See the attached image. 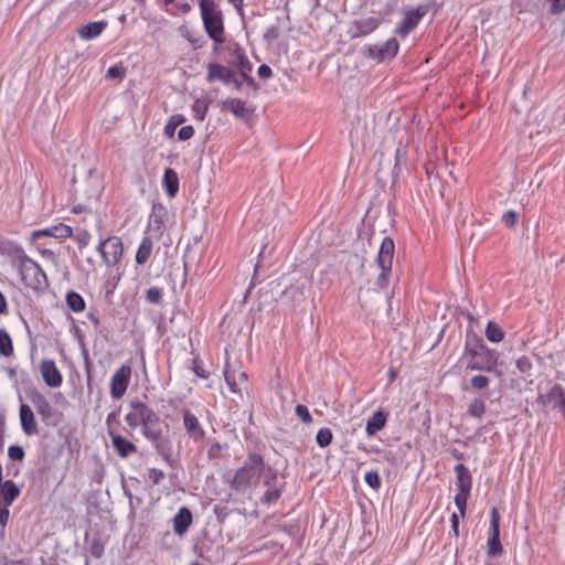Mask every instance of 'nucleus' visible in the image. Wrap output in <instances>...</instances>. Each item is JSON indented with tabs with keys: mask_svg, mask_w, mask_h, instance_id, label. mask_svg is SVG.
Wrapping results in <instances>:
<instances>
[{
	"mask_svg": "<svg viewBox=\"0 0 565 565\" xmlns=\"http://www.w3.org/2000/svg\"><path fill=\"white\" fill-rule=\"evenodd\" d=\"M77 241H78V245H79V247H85V246H87V245H88V243H89V234H88V233H86V232H85V233H83V234H81V235L78 236Z\"/></svg>",
	"mask_w": 565,
	"mask_h": 565,
	"instance_id": "nucleus-54",
	"label": "nucleus"
},
{
	"mask_svg": "<svg viewBox=\"0 0 565 565\" xmlns=\"http://www.w3.org/2000/svg\"><path fill=\"white\" fill-rule=\"evenodd\" d=\"M131 379V367L128 365H121L115 371L110 379V396L114 399L121 398L129 386Z\"/></svg>",
	"mask_w": 565,
	"mask_h": 565,
	"instance_id": "nucleus-9",
	"label": "nucleus"
},
{
	"mask_svg": "<svg viewBox=\"0 0 565 565\" xmlns=\"http://www.w3.org/2000/svg\"><path fill=\"white\" fill-rule=\"evenodd\" d=\"M394 253V241L388 236L384 237L376 257V264L381 269L377 278V285L380 288H385L388 285V277L392 270Z\"/></svg>",
	"mask_w": 565,
	"mask_h": 565,
	"instance_id": "nucleus-7",
	"label": "nucleus"
},
{
	"mask_svg": "<svg viewBox=\"0 0 565 565\" xmlns=\"http://www.w3.org/2000/svg\"><path fill=\"white\" fill-rule=\"evenodd\" d=\"M455 472L458 491L470 492L472 480L469 470L462 463H458L455 466Z\"/></svg>",
	"mask_w": 565,
	"mask_h": 565,
	"instance_id": "nucleus-25",
	"label": "nucleus"
},
{
	"mask_svg": "<svg viewBox=\"0 0 565 565\" xmlns=\"http://www.w3.org/2000/svg\"><path fill=\"white\" fill-rule=\"evenodd\" d=\"M183 118L182 117H178V118H172L169 122H167V125L164 126V134L167 136H173L174 135V131L177 129V127L179 125H181L183 122Z\"/></svg>",
	"mask_w": 565,
	"mask_h": 565,
	"instance_id": "nucleus-44",
	"label": "nucleus"
},
{
	"mask_svg": "<svg viewBox=\"0 0 565 565\" xmlns=\"http://www.w3.org/2000/svg\"><path fill=\"white\" fill-rule=\"evenodd\" d=\"M0 565H25V564L21 561H12V559H8V558H3L2 561H0Z\"/></svg>",
	"mask_w": 565,
	"mask_h": 565,
	"instance_id": "nucleus-56",
	"label": "nucleus"
},
{
	"mask_svg": "<svg viewBox=\"0 0 565 565\" xmlns=\"http://www.w3.org/2000/svg\"><path fill=\"white\" fill-rule=\"evenodd\" d=\"M222 110L230 111L241 119H248L253 111V109L247 106V103L239 98H227L222 102Z\"/></svg>",
	"mask_w": 565,
	"mask_h": 565,
	"instance_id": "nucleus-18",
	"label": "nucleus"
},
{
	"mask_svg": "<svg viewBox=\"0 0 565 565\" xmlns=\"http://www.w3.org/2000/svg\"><path fill=\"white\" fill-rule=\"evenodd\" d=\"M266 473H271L264 458L256 452L248 455L244 465L235 472L232 481V487L237 491H246L252 487H256L259 480Z\"/></svg>",
	"mask_w": 565,
	"mask_h": 565,
	"instance_id": "nucleus-3",
	"label": "nucleus"
},
{
	"mask_svg": "<svg viewBox=\"0 0 565 565\" xmlns=\"http://www.w3.org/2000/svg\"><path fill=\"white\" fill-rule=\"evenodd\" d=\"M146 299L150 303H159L162 300V289L160 287H150L147 290Z\"/></svg>",
	"mask_w": 565,
	"mask_h": 565,
	"instance_id": "nucleus-37",
	"label": "nucleus"
},
{
	"mask_svg": "<svg viewBox=\"0 0 565 565\" xmlns=\"http://www.w3.org/2000/svg\"><path fill=\"white\" fill-rule=\"evenodd\" d=\"M4 483L2 481V465L0 463V484Z\"/></svg>",
	"mask_w": 565,
	"mask_h": 565,
	"instance_id": "nucleus-64",
	"label": "nucleus"
},
{
	"mask_svg": "<svg viewBox=\"0 0 565 565\" xmlns=\"http://www.w3.org/2000/svg\"><path fill=\"white\" fill-rule=\"evenodd\" d=\"M470 492H466V491H458L455 495V504L456 507L458 508L461 516L465 515V512H466V505H467V499H468V495H469Z\"/></svg>",
	"mask_w": 565,
	"mask_h": 565,
	"instance_id": "nucleus-36",
	"label": "nucleus"
},
{
	"mask_svg": "<svg viewBox=\"0 0 565 565\" xmlns=\"http://www.w3.org/2000/svg\"><path fill=\"white\" fill-rule=\"evenodd\" d=\"M500 513L497 508H492L490 512L491 534L487 541V553L491 557L500 556L503 553V546L500 541Z\"/></svg>",
	"mask_w": 565,
	"mask_h": 565,
	"instance_id": "nucleus-8",
	"label": "nucleus"
},
{
	"mask_svg": "<svg viewBox=\"0 0 565 565\" xmlns=\"http://www.w3.org/2000/svg\"><path fill=\"white\" fill-rule=\"evenodd\" d=\"M11 264L28 287L35 290L47 287L49 281L45 273L24 250L18 249L17 255L11 259Z\"/></svg>",
	"mask_w": 565,
	"mask_h": 565,
	"instance_id": "nucleus-4",
	"label": "nucleus"
},
{
	"mask_svg": "<svg viewBox=\"0 0 565 565\" xmlns=\"http://www.w3.org/2000/svg\"><path fill=\"white\" fill-rule=\"evenodd\" d=\"M281 494V491L279 489H269L267 490L263 495V502L265 503H274L276 502Z\"/></svg>",
	"mask_w": 565,
	"mask_h": 565,
	"instance_id": "nucleus-46",
	"label": "nucleus"
},
{
	"mask_svg": "<svg viewBox=\"0 0 565 565\" xmlns=\"http://www.w3.org/2000/svg\"><path fill=\"white\" fill-rule=\"evenodd\" d=\"M332 439L333 435L329 428H321L316 435V441L322 448L329 446L332 443Z\"/></svg>",
	"mask_w": 565,
	"mask_h": 565,
	"instance_id": "nucleus-35",
	"label": "nucleus"
},
{
	"mask_svg": "<svg viewBox=\"0 0 565 565\" xmlns=\"http://www.w3.org/2000/svg\"><path fill=\"white\" fill-rule=\"evenodd\" d=\"M516 367L522 374H530L532 363L527 356H521L516 360Z\"/></svg>",
	"mask_w": 565,
	"mask_h": 565,
	"instance_id": "nucleus-43",
	"label": "nucleus"
},
{
	"mask_svg": "<svg viewBox=\"0 0 565 565\" xmlns=\"http://www.w3.org/2000/svg\"><path fill=\"white\" fill-rule=\"evenodd\" d=\"M97 252L107 267H116L119 271L118 265L124 256V244L119 237L109 236L102 239L97 246ZM120 277L121 273H117V276L113 278L115 280L114 287L120 280Z\"/></svg>",
	"mask_w": 565,
	"mask_h": 565,
	"instance_id": "nucleus-6",
	"label": "nucleus"
},
{
	"mask_svg": "<svg viewBox=\"0 0 565 565\" xmlns=\"http://www.w3.org/2000/svg\"><path fill=\"white\" fill-rule=\"evenodd\" d=\"M152 249H153V242H152L151 237L143 236L138 246L137 253H136V257H135L136 263L138 265L146 264L152 254Z\"/></svg>",
	"mask_w": 565,
	"mask_h": 565,
	"instance_id": "nucleus-26",
	"label": "nucleus"
},
{
	"mask_svg": "<svg viewBox=\"0 0 565 565\" xmlns=\"http://www.w3.org/2000/svg\"><path fill=\"white\" fill-rule=\"evenodd\" d=\"M33 404L40 415H42L45 418L51 416L52 408L49 401L44 396L38 394L33 398Z\"/></svg>",
	"mask_w": 565,
	"mask_h": 565,
	"instance_id": "nucleus-32",
	"label": "nucleus"
},
{
	"mask_svg": "<svg viewBox=\"0 0 565 565\" xmlns=\"http://www.w3.org/2000/svg\"><path fill=\"white\" fill-rule=\"evenodd\" d=\"M194 372H195V374H196V375H199V376H202V377H204V376H205V375L203 374V371H202L200 367H195V369H194Z\"/></svg>",
	"mask_w": 565,
	"mask_h": 565,
	"instance_id": "nucleus-62",
	"label": "nucleus"
},
{
	"mask_svg": "<svg viewBox=\"0 0 565 565\" xmlns=\"http://www.w3.org/2000/svg\"><path fill=\"white\" fill-rule=\"evenodd\" d=\"M125 422L131 429L141 425L143 436L152 443H158L161 438L159 416L140 401L130 402Z\"/></svg>",
	"mask_w": 565,
	"mask_h": 565,
	"instance_id": "nucleus-1",
	"label": "nucleus"
},
{
	"mask_svg": "<svg viewBox=\"0 0 565 565\" xmlns=\"http://www.w3.org/2000/svg\"><path fill=\"white\" fill-rule=\"evenodd\" d=\"M424 12L419 9H414L404 15L401 22L397 24L395 32L398 35L406 36L411 31H413L419 21L422 20Z\"/></svg>",
	"mask_w": 565,
	"mask_h": 565,
	"instance_id": "nucleus-17",
	"label": "nucleus"
},
{
	"mask_svg": "<svg viewBox=\"0 0 565 565\" xmlns=\"http://www.w3.org/2000/svg\"><path fill=\"white\" fill-rule=\"evenodd\" d=\"M551 14H559L565 11V0H546Z\"/></svg>",
	"mask_w": 565,
	"mask_h": 565,
	"instance_id": "nucleus-42",
	"label": "nucleus"
},
{
	"mask_svg": "<svg viewBox=\"0 0 565 565\" xmlns=\"http://www.w3.org/2000/svg\"><path fill=\"white\" fill-rule=\"evenodd\" d=\"M108 435L111 439V445L121 458H127L130 455L137 452V447L131 441L127 440L119 434L115 433L111 428L108 429Z\"/></svg>",
	"mask_w": 565,
	"mask_h": 565,
	"instance_id": "nucleus-16",
	"label": "nucleus"
},
{
	"mask_svg": "<svg viewBox=\"0 0 565 565\" xmlns=\"http://www.w3.org/2000/svg\"><path fill=\"white\" fill-rule=\"evenodd\" d=\"M388 414L384 411L375 412L367 420L365 431L367 436H374L377 431L382 430L387 422Z\"/></svg>",
	"mask_w": 565,
	"mask_h": 565,
	"instance_id": "nucleus-22",
	"label": "nucleus"
},
{
	"mask_svg": "<svg viewBox=\"0 0 565 565\" xmlns=\"http://www.w3.org/2000/svg\"><path fill=\"white\" fill-rule=\"evenodd\" d=\"M201 19L204 30L215 44L225 42V31L222 11L214 0H199Z\"/></svg>",
	"mask_w": 565,
	"mask_h": 565,
	"instance_id": "nucleus-5",
	"label": "nucleus"
},
{
	"mask_svg": "<svg viewBox=\"0 0 565 565\" xmlns=\"http://www.w3.org/2000/svg\"><path fill=\"white\" fill-rule=\"evenodd\" d=\"M182 414L183 426L189 437L194 441H201L205 436V431L201 426L199 418L189 409H184Z\"/></svg>",
	"mask_w": 565,
	"mask_h": 565,
	"instance_id": "nucleus-15",
	"label": "nucleus"
},
{
	"mask_svg": "<svg viewBox=\"0 0 565 565\" xmlns=\"http://www.w3.org/2000/svg\"><path fill=\"white\" fill-rule=\"evenodd\" d=\"M125 76V68L121 65H113L106 73L107 79L122 78Z\"/></svg>",
	"mask_w": 565,
	"mask_h": 565,
	"instance_id": "nucleus-41",
	"label": "nucleus"
},
{
	"mask_svg": "<svg viewBox=\"0 0 565 565\" xmlns=\"http://www.w3.org/2000/svg\"><path fill=\"white\" fill-rule=\"evenodd\" d=\"M224 379L226 384L230 386V390L233 393L238 392V381L245 382L247 380V375L245 372H239L236 376L235 371L226 369L224 371Z\"/></svg>",
	"mask_w": 565,
	"mask_h": 565,
	"instance_id": "nucleus-28",
	"label": "nucleus"
},
{
	"mask_svg": "<svg viewBox=\"0 0 565 565\" xmlns=\"http://www.w3.org/2000/svg\"><path fill=\"white\" fill-rule=\"evenodd\" d=\"M193 111L199 120H203L207 111V105L203 102L196 100L193 105Z\"/></svg>",
	"mask_w": 565,
	"mask_h": 565,
	"instance_id": "nucleus-45",
	"label": "nucleus"
},
{
	"mask_svg": "<svg viewBox=\"0 0 565 565\" xmlns=\"http://www.w3.org/2000/svg\"><path fill=\"white\" fill-rule=\"evenodd\" d=\"M382 21H383V18L381 15L367 17V18L355 21L353 23V26L356 30V33L354 34V36H364V35L372 33L380 26Z\"/></svg>",
	"mask_w": 565,
	"mask_h": 565,
	"instance_id": "nucleus-20",
	"label": "nucleus"
},
{
	"mask_svg": "<svg viewBox=\"0 0 565 565\" xmlns=\"http://www.w3.org/2000/svg\"><path fill=\"white\" fill-rule=\"evenodd\" d=\"M537 401L545 407L557 408L565 416V393L561 386H553L547 393L540 394Z\"/></svg>",
	"mask_w": 565,
	"mask_h": 565,
	"instance_id": "nucleus-12",
	"label": "nucleus"
},
{
	"mask_svg": "<svg viewBox=\"0 0 565 565\" xmlns=\"http://www.w3.org/2000/svg\"><path fill=\"white\" fill-rule=\"evenodd\" d=\"M20 494V489L12 480L0 484V502L10 505Z\"/></svg>",
	"mask_w": 565,
	"mask_h": 565,
	"instance_id": "nucleus-24",
	"label": "nucleus"
},
{
	"mask_svg": "<svg viewBox=\"0 0 565 565\" xmlns=\"http://www.w3.org/2000/svg\"><path fill=\"white\" fill-rule=\"evenodd\" d=\"M180 33L182 36L188 39L190 42L194 43V40L191 38L190 32L185 26L180 28Z\"/></svg>",
	"mask_w": 565,
	"mask_h": 565,
	"instance_id": "nucleus-58",
	"label": "nucleus"
},
{
	"mask_svg": "<svg viewBox=\"0 0 565 565\" xmlns=\"http://www.w3.org/2000/svg\"><path fill=\"white\" fill-rule=\"evenodd\" d=\"M107 23L105 21L89 22L78 29V35L83 40H93L102 34L106 29Z\"/></svg>",
	"mask_w": 565,
	"mask_h": 565,
	"instance_id": "nucleus-23",
	"label": "nucleus"
},
{
	"mask_svg": "<svg viewBox=\"0 0 565 565\" xmlns=\"http://www.w3.org/2000/svg\"><path fill=\"white\" fill-rule=\"evenodd\" d=\"M163 478H164V473L162 470L157 469V468H150L148 470V479L153 484H159Z\"/></svg>",
	"mask_w": 565,
	"mask_h": 565,
	"instance_id": "nucleus-47",
	"label": "nucleus"
},
{
	"mask_svg": "<svg viewBox=\"0 0 565 565\" xmlns=\"http://www.w3.org/2000/svg\"><path fill=\"white\" fill-rule=\"evenodd\" d=\"M399 49V44L396 39H388L383 44L370 45L367 49L369 56L377 62H384L393 58Z\"/></svg>",
	"mask_w": 565,
	"mask_h": 565,
	"instance_id": "nucleus-10",
	"label": "nucleus"
},
{
	"mask_svg": "<svg viewBox=\"0 0 565 565\" xmlns=\"http://www.w3.org/2000/svg\"><path fill=\"white\" fill-rule=\"evenodd\" d=\"M296 415L305 423L310 424L312 422L311 414L307 406L305 405H297L296 406Z\"/></svg>",
	"mask_w": 565,
	"mask_h": 565,
	"instance_id": "nucleus-40",
	"label": "nucleus"
},
{
	"mask_svg": "<svg viewBox=\"0 0 565 565\" xmlns=\"http://www.w3.org/2000/svg\"><path fill=\"white\" fill-rule=\"evenodd\" d=\"M470 383L473 388L483 390L489 385L490 379L486 375L477 374L471 377Z\"/></svg>",
	"mask_w": 565,
	"mask_h": 565,
	"instance_id": "nucleus-38",
	"label": "nucleus"
},
{
	"mask_svg": "<svg viewBox=\"0 0 565 565\" xmlns=\"http://www.w3.org/2000/svg\"><path fill=\"white\" fill-rule=\"evenodd\" d=\"M192 523V513L188 508H181L173 518V531L182 536Z\"/></svg>",
	"mask_w": 565,
	"mask_h": 565,
	"instance_id": "nucleus-21",
	"label": "nucleus"
},
{
	"mask_svg": "<svg viewBox=\"0 0 565 565\" xmlns=\"http://www.w3.org/2000/svg\"><path fill=\"white\" fill-rule=\"evenodd\" d=\"M42 254H43V255H47V256H52V255H53V252H52V250H50V249H45V250H43V253H42Z\"/></svg>",
	"mask_w": 565,
	"mask_h": 565,
	"instance_id": "nucleus-63",
	"label": "nucleus"
},
{
	"mask_svg": "<svg viewBox=\"0 0 565 565\" xmlns=\"http://www.w3.org/2000/svg\"><path fill=\"white\" fill-rule=\"evenodd\" d=\"M271 74V68L267 64H262L257 70V75L263 79L269 78Z\"/></svg>",
	"mask_w": 565,
	"mask_h": 565,
	"instance_id": "nucleus-53",
	"label": "nucleus"
},
{
	"mask_svg": "<svg viewBox=\"0 0 565 565\" xmlns=\"http://www.w3.org/2000/svg\"><path fill=\"white\" fill-rule=\"evenodd\" d=\"M162 185L169 198L175 196L179 191V178L174 170L167 169L164 171Z\"/></svg>",
	"mask_w": 565,
	"mask_h": 565,
	"instance_id": "nucleus-27",
	"label": "nucleus"
},
{
	"mask_svg": "<svg viewBox=\"0 0 565 565\" xmlns=\"http://www.w3.org/2000/svg\"><path fill=\"white\" fill-rule=\"evenodd\" d=\"M228 2L232 3L239 13L242 12L243 0H228Z\"/></svg>",
	"mask_w": 565,
	"mask_h": 565,
	"instance_id": "nucleus-59",
	"label": "nucleus"
},
{
	"mask_svg": "<svg viewBox=\"0 0 565 565\" xmlns=\"http://www.w3.org/2000/svg\"><path fill=\"white\" fill-rule=\"evenodd\" d=\"M364 481L375 490L381 487V480L377 471H367L364 476Z\"/></svg>",
	"mask_w": 565,
	"mask_h": 565,
	"instance_id": "nucleus-39",
	"label": "nucleus"
},
{
	"mask_svg": "<svg viewBox=\"0 0 565 565\" xmlns=\"http://www.w3.org/2000/svg\"><path fill=\"white\" fill-rule=\"evenodd\" d=\"M451 526L455 535H458L459 519L456 513L451 515Z\"/></svg>",
	"mask_w": 565,
	"mask_h": 565,
	"instance_id": "nucleus-55",
	"label": "nucleus"
},
{
	"mask_svg": "<svg viewBox=\"0 0 565 565\" xmlns=\"http://www.w3.org/2000/svg\"><path fill=\"white\" fill-rule=\"evenodd\" d=\"M9 515H10V512H9V505H6V504H2L0 502V524L2 525V527H4L9 521Z\"/></svg>",
	"mask_w": 565,
	"mask_h": 565,
	"instance_id": "nucleus-52",
	"label": "nucleus"
},
{
	"mask_svg": "<svg viewBox=\"0 0 565 565\" xmlns=\"http://www.w3.org/2000/svg\"><path fill=\"white\" fill-rule=\"evenodd\" d=\"M116 417V414L115 413H110L108 416H107V419H106V423L108 425V429L111 428L110 427V422L114 420V418Z\"/></svg>",
	"mask_w": 565,
	"mask_h": 565,
	"instance_id": "nucleus-61",
	"label": "nucleus"
},
{
	"mask_svg": "<svg viewBox=\"0 0 565 565\" xmlns=\"http://www.w3.org/2000/svg\"><path fill=\"white\" fill-rule=\"evenodd\" d=\"M164 6H171L167 11L172 15L186 14L191 11V6L186 0H163Z\"/></svg>",
	"mask_w": 565,
	"mask_h": 565,
	"instance_id": "nucleus-29",
	"label": "nucleus"
},
{
	"mask_svg": "<svg viewBox=\"0 0 565 565\" xmlns=\"http://www.w3.org/2000/svg\"><path fill=\"white\" fill-rule=\"evenodd\" d=\"M0 353L4 356H10L13 353L12 340L3 329L0 330Z\"/></svg>",
	"mask_w": 565,
	"mask_h": 565,
	"instance_id": "nucleus-33",
	"label": "nucleus"
},
{
	"mask_svg": "<svg viewBox=\"0 0 565 565\" xmlns=\"http://www.w3.org/2000/svg\"><path fill=\"white\" fill-rule=\"evenodd\" d=\"M6 307H7L6 298H4V296L0 292V313L4 312Z\"/></svg>",
	"mask_w": 565,
	"mask_h": 565,
	"instance_id": "nucleus-60",
	"label": "nucleus"
},
{
	"mask_svg": "<svg viewBox=\"0 0 565 565\" xmlns=\"http://www.w3.org/2000/svg\"><path fill=\"white\" fill-rule=\"evenodd\" d=\"M20 422L22 430L28 436L38 434V425L31 407L26 404L20 406Z\"/></svg>",
	"mask_w": 565,
	"mask_h": 565,
	"instance_id": "nucleus-19",
	"label": "nucleus"
},
{
	"mask_svg": "<svg viewBox=\"0 0 565 565\" xmlns=\"http://www.w3.org/2000/svg\"><path fill=\"white\" fill-rule=\"evenodd\" d=\"M8 456L12 460H22L24 458V450L21 446H10Z\"/></svg>",
	"mask_w": 565,
	"mask_h": 565,
	"instance_id": "nucleus-48",
	"label": "nucleus"
},
{
	"mask_svg": "<svg viewBox=\"0 0 565 565\" xmlns=\"http://www.w3.org/2000/svg\"><path fill=\"white\" fill-rule=\"evenodd\" d=\"M220 450H221L220 444H214L209 449V456L210 457L216 456L220 452Z\"/></svg>",
	"mask_w": 565,
	"mask_h": 565,
	"instance_id": "nucleus-57",
	"label": "nucleus"
},
{
	"mask_svg": "<svg viewBox=\"0 0 565 565\" xmlns=\"http://www.w3.org/2000/svg\"><path fill=\"white\" fill-rule=\"evenodd\" d=\"M193 135H194V129L192 126H183L178 132V137L182 141L191 139L193 137Z\"/></svg>",
	"mask_w": 565,
	"mask_h": 565,
	"instance_id": "nucleus-50",
	"label": "nucleus"
},
{
	"mask_svg": "<svg viewBox=\"0 0 565 565\" xmlns=\"http://www.w3.org/2000/svg\"><path fill=\"white\" fill-rule=\"evenodd\" d=\"M467 362V370L493 372L499 355L497 351L489 349L481 339L467 340L463 356Z\"/></svg>",
	"mask_w": 565,
	"mask_h": 565,
	"instance_id": "nucleus-2",
	"label": "nucleus"
},
{
	"mask_svg": "<svg viewBox=\"0 0 565 565\" xmlns=\"http://www.w3.org/2000/svg\"><path fill=\"white\" fill-rule=\"evenodd\" d=\"M518 215L514 211H508L503 214L502 221L509 227H512L516 223Z\"/></svg>",
	"mask_w": 565,
	"mask_h": 565,
	"instance_id": "nucleus-51",
	"label": "nucleus"
},
{
	"mask_svg": "<svg viewBox=\"0 0 565 565\" xmlns=\"http://www.w3.org/2000/svg\"><path fill=\"white\" fill-rule=\"evenodd\" d=\"M486 413V404L482 398H475L468 407V414L476 418H481Z\"/></svg>",
	"mask_w": 565,
	"mask_h": 565,
	"instance_id": "nucleus-34",
	"label": "nucleus"
},
{
	"mask_svg": "<svg viewBox=\"0 0 565 565\" xmlns=\"http://www.w3.org/2000/svg\"><path fill=\"white\" fill-rule=\"evenodd\" d=\"M237 56H239V70L241 73L246 76L248 72L252 71V64L245 57V54L238 53Z\"/></svg>",
	"mask_w": 565,
	"mask_h": 565,
	"instance_id": "nucleus-49",
	"label": "nucleus"
},
{
	"mask_svg": "<svg viewBox=\"0 0 565 565\" xmlns=\"http://www.w3.org/2000/svg\"><path fill=\"white\" fill-rule=\"evenodd\" d=\"M40 372L47 386L56 388L62 385L63 376L53 360H43L40 364Z\"/></svg>",
	"mask_w": 565,
	"mask_h": 565,
	"instance_id": "nucleus-13",
	"label": "nucleus"
},
{
	"mask_svg": "<svg viewBox=\"0 0 565 565\" xmlns=\"http://www.w3.org/2000/svg\"><path fill=\"white\" fill-rule=\"evenodd\" d=\"M71 235L72 228L64 223H58L45 228L33 231L31 237L33 241H39L44 237L66 238Z\"/></svg>",
	"mask_w": 565,
	"mask_h": 565,
	"instance_id": "nucleus-14",
	"label": "nucleus"
},
{
	"mask_svg": "<svg viewBox=\"0 0 565 565\" xmlns=\"http://www.w3.org/2000/svg\"><path fill=\"white\" fill-rule=\"evenodd\" d=\"M66 302L70 309L74 312H81L85 309V301L83 297L77 292H68L66 296Z\"/></svg>",
	"mask_w": 565,
	"mask_h": 565,
	"instance_id": "nucleus-31",
	"label": "nucleus"
},
{
	"mask_svg": "<svg viewBox=\"0 0 565 565\" xmlns=\"http://www.w3.org/2000/svg\"><path fill=\"white\" fill-rule=\"evenodd\" d=\"M206 81L209 83H213L215 81H221L224 84L234 83L237 89L241 87V84L235 79L233 71L217 63H210L207 65Z\"/></svg>",
	"mask_w": 565,
	"mask_h": 565,
	"instance_id": "nucleus-11",
	"label": "nucleus"
},
{
	"mask_svg": "<svg viewBox=\"0 0 565 565\" xmlns=\"http://www.w3.org/2000/svg\"><path fill=\"white\" fill-rule=\"evenodd\" d=\"M486 337L489 341L499 343L504 339V332L497 323L489 321L486 328Z\"/></svg>",
	"mask_w": 565,
	"mask_h": 565,
	"instance_id": "nucleus-30",
	"label": "nucleus"
}]
</instances>
